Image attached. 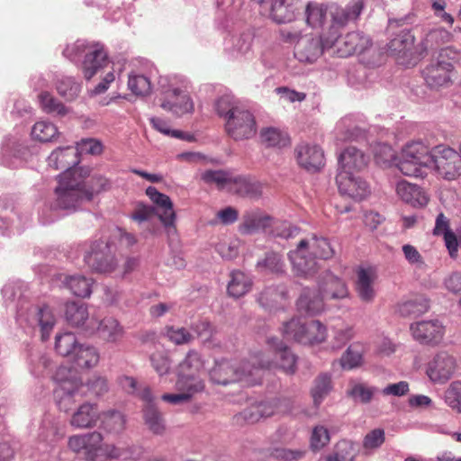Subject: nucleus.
Listing matches in <instances>:
<instances>
[{"label":"nucleus","mask_w":461,"mask_h":461,"mask_svg":"<svg viewBox=\"0 0 461 461\" xmlns=\"http://www.w3.org/2000/svg\"><path fill=\"white\" fill-rule=\"evenodd\" d=\"M100 420L103 429L109 433L119 434L125 429L126 417L118 411L111 410L103 412Z\"/></svg>","instance_id":"nucleus-40"},{"label":"nucleus","mask_w":461,"mask_h":461,"mask_svg":"<svg viewBox=\"0 0 461 461\" xmlns=\"http://www.w3.org/2000/svg\"><path fill=\"white\" fill-rule=\"evenodd\" d=\"M332 390L331 377L328 374L319 375L311 389L314 406L318 407Z\"/></svg>","instance_id":"nucleus-41"},{"label":"nucleus","mask_w":461,"mask_h":461,"mask_svg":"<svg viewBox=\"0 0 461 461\" xmlns=\"http://www.w3.org/2000/svg\"><path fill=\"white\" fill-rule=\"evenodd\" d=\"M362 347L359 344L350 345L340 359L343 368L352 369L357 367L362 363Z\"/></svg>","instance_id":"nucleus-55"},{"label":"nucleus","mask_w":461,"mask_h":461,"mask_svg":"<svg viewBox=\"0 0 461 461\" xmlns=\"http://www.w3.org/2000/svg\"><path fill=\"white\" fill-rule=\"evenodd\" d=\"M369 162V157L361 149L350 146L346 148L339 157V171L357 174L364 170Z\"/></svg>","instance_id":"nucleus-20"},{"label":"nucleus","mask_w":461,"mask_h":461,"mask_svg":"<svg viewBox=\"0 0 461 461\" xmlns=\"http://www.w3.org/2000/svg\"><path fill=\"white\" fill-rule=\"evenodd\" d=\"M142 414L144 424L149 431L155 435L164 433L166 429L165 419L155 404L144 405Z\"/></svg>","instance_id":"nucleus-32"},{"label":"nucleus","mask_w":461,"mask_h":461,"mask_svg":"<svg viewBox=\"0 0 461 461\" xmlns=\"http://www.w3.org/2000/svg\"><path fill=\"white\" fill-rule=\"evenodd\" d=\"M85 53L82 70L86 80H90L99 69L107 64V53L99 42L87 43L85 41H77L67 46L63 54L71 60Z\"/></svg>","instance_id":"nucleus-5"},{"label":"nucleus","mask_w":461,"mask_h":461,"mask_svg":"<svg viewBox=\"0 0 461 461\" xmlns=\"http://www.w3.org/2000/svg\"><path fill=\"white\" fill-rule=\"evenodd\" d=\"M65 318L74 327H83L85 329L86 325L90 324V321L86 323V321L89 319V313L86 305L83 303H67L65 306Z\"/></svg>","instance_id":"nucleus-31"},{"label":"nucleus","mask_w":461,"mask_h":461,"mask_svg":"<svg viewBox=\"0 0 461 461\" xmlns=\"http://www.w3.org/2000/svg\"><path fill=\"white\" fill-rule=\"evenodd\" d=\"M128 87L136 95H147L150 93L151 84L143 75H130Z\"/></svg>","instance_id":"nucleus-61"},{"label":"nucleus","mask_w":461,"mask_h":461,"mask_svg":"<svg viewBox=\"0 0 461 461\" xmlns=\"http://www.w3.org/2000/svg\"><path fill=\"white\" fill-rule=\"evenodd\" d=\"M78 344L76 336L71 332H65L56 336V351L60 356L68 357V360L71 358Z\"/></svg>","instance_id":"nucleus-45"},{"label":"nucleus","mask_w":461,"mask_h":461,"mask_svg":"<svg viewBox=\"0 0 461 461\" xmlns=\"http://www.w3.org/2000/svg\"><path fill=\"white\" fill-rule=\"evenodd\" d=\"M164 335L176 345L189 344L194 339V335L184 327L167 326L165 328Z\"/></svg>","instance_id":"nucleus-56"},{"label":"nucleus","mask_w":461,"mask_h":461,"mask_svg":"<svg viewBox=\"0 0 461 461\" xmlns=\"http://www.w3.org/2000/svg\"><path fill=\"white\" fill-rule=\"evenodd\" d=\"M307 335H300L299 339L303 344L321 343L326 338V328L319 321H312L306 325Z\"/></svg>","instance_id":"nucleus-48"},{"label":"nucleus","mask_w":461,"mask_h":461,"mask_svg":"<svg viewBox=\"0 0 461 461\" xmlns=\"http://www.w3.org/2000/svg\"><path fill=\"white\" fill-rule=\"evenodd\" d=\"M176 389L190 394V399L204 389V383L198 375H184L179 373L176 383Z\"/></svg>","instance_id":"nucleus-38"},{"label":"nucleus","mask_w":461,"mask_h":461,"mask_svg":"<svg viewBox=\"0 0 461 461\" xmlns=\"http://www.w3.org/2000/svg\"><path fill=\"white\" fill-rule=\"evenodd\" d=\"M227 133L234 140L249 139L256 134V122L253 114L245 109L236 111L225 123Z\"/></svg>","instance_id":"nucleus-12"},{"label":"nucleus","mask_w":461,"mask_h":461,"mask_svg":"<svg viewBox=\"0 0 461 461\" xmlns=\"http://www.w3.org/2000/svg\"><path fill=\"white\" fill-rule=\"evenodd\" d=\"M306 22L312 27L321 26L327 16V7L323 4L309 3L305 8Z\"/></svg>","instance_id":"nucleus-50"},{"label":"nucleus","mask_w":461,"mask_h":461,"mask_svg":"<svg viewBox=\"0 0 461 461\" xmlns=\"http://www.w3.org/2000/svg\"><path fill=\"white\" fill-rule=\"evenodd\" d=\"M434 169L443 179H457L461 176L460 152L445 145L434 147Z\"/></svg>","instance_id":"nucleus-8"},{"label":"nucleus","mask_w":461,"mask_h":461,"mask_svg":"<svg viewBox=\"0 0 461 461\" xmlns=\"http://www.w3.org/2000/svg\"><path fill=\"white\" fill-rule=\"evenodd\" d=\"M203 367V362L199 354L194 350H190L185 358L178 365L177 375H198L197 373Z\"/></svg>","instance_id":"nucleus-52"},{"label":"nucleus","mask_w":461,"mask_h":461,"mask_svg":"<svg viewBox=\"0 0 461 461\" xmlns=\"http://www.w3.org/2000/svg\"><path fill=\"white\" fill-rule=\"evenodd\" d=\"M299 0H270L265 7L274 22L284 23L294 20Z\"/></svg>","instance_id":"nucleus-24"},{"label":"nucleus","mask_w":461,"mask_h":461,"mask_svg":"<svg viewBox=\"0 0 461 461\" xmlns=\"http://www.w3.org/2000/svg\"><path fill=\"white\" fill-rule=\"evenodd\" d=\"M62 284L78 297H89L92 293V279L82 275L65 276Z\"/></svg>","instance_id":"nucleus-33"},{"label":"nucleus","mask_w":461,"mask_h":461,"mask_svg":"<svg viewBox=\"0 0 461 461\" xmlns=\"http://www.w3.org/2000/svg\"><path fill=\"white\" fill-rule=\"evenodd\" d=\"M294 153L298 165L309 172H317L324 166L323 150L316 144L300 143Z\"/></svg>","instance_id":"nucleus-16"},{"label":"nucleus","mask_w":461,"mask_h":461,"mask_svg":"<svg viewBox=\"0 0 461 461\" xmlns=\"http://www.w3.org/2000/svg\"><path fill=\"white\" fill-rule=\"evenodd\" d=\"M456 53L449 48L441 50L437 66L434 67V86H445L451 81Z\"/></svg>","instance_id":"nucleus-22"},{"label":"nucleus","mask_w":461,"mask_h":461,"mask_svg":"<svg viewBox=\"0 0 461 461\" xmlns=\"http://www.w3.org/2000/svg\"><path fill=\"white\" fill-rule=\"evenodd\" d=\"M326 46L335 48L339 57H348L353 54H360L370 45V39L359 32H349L340 37L339 32L327 35Z\"/></svg>","instance_id":"nucleus-9"},{"label":"nucleus","mask_w":461,"mask_h":461,"mask_svg":"<svg viewBox=\"0 0 461 461\" xmlns=\"http://www.w3.org/2000/svg\"><path fill=\"white\" fill-rule=\"evenodd\" d=\"M99 358L100 355L95 347L78 344L69 361L79 368H91L98 364Z\"/></svg>","instance_id":"nucleus-28"},{"label":"nucleus","mask_w":461,"mask_h":461,"mask_svg":"<svg viewBox=\"0 0 461 461\" xmlns=\"http://www.w3.org/2000/svg\"><path fill=\"white\" fill-rule=\"evenodd\" d=\"M364 8L362 0H355L349 3L345 8H338L332 14V25L327 35L334 34L339 27L356 22Z\"/></svg>","instance_id":"nucleus-23"},{"label":"nucleus","mask_w":461,"mask_h":461,"mask_svg":"<svg viewBox=\"0 0 461 461\" xmlns=\"http://www.w3.org/2000/svg\"><path fill=\"white\" fill-rule=\"evenodd\" d=\"M414 42V37L410 32L402 31L399 35L391 40L388 48L389 50L399 57H405L411 51Z\"/></svg>","instance_id":"nucleus-44"},{"label":"nucleus","mask_w":461,"mask_h":461,"mask_svg":"<svg viewBox=\"0 0 461 461\" xmlns=\"http://www.w3.org/2000/svg\"><path fill=\"white\" fill-rule=\"evenodd\" d=\"M58 133L57 127L46 121L37 122L32 129V138L42 142L52 141Z\"/></svg>","instance_id":"nucleus-49"},{"label":"nucleus","mask_w":461,"mask_h":461,"mask_svg":"<svg viewBox=\"0 0 461 461\" xmlns=\"http://www.w3.org/2000/svg\"><path fill=\"white\" fill-rule=\"evenodd\" d=\"M166 81L167 78L163 77L158 81L164 95V100L160 106L176 116L192 113L194 107L192 99L187 94L186 86H184L185 89H182L172 83L166 84Z\"/></svg>","instance_id":"nucleus-7"},{"label":"nucleus","mask_w":461,"mask_h":461,"mask_svg":"<svg viewBox=\"0 0 461 461\" xmlns=\"http://www.w3.org/2000/svg\"><path fill=\"white\" fill-rule=\"evenodd\" d=\"M434 235L442 237L449 257L456 259L458 257V249L461 247V237L452 230L449 219L443 213H439L437 216Z\"/></svg>","instance_id":"nucleus-19"},{"label":"nucleus","mask_w":461,"mask_h":461,"mask_svg":"<svg viewBox=\"0 0 461 461\" xmlns=\"http://www.w3.org/2000/svg\"><path fill=\"white\" fill-rule=\"evenodd\" d=\"M84 260L89 267L100 273L112 272L117 265L111 246L102 240L93 243Z\"/></svg>","instance_id":"nucleus-11"},{"label":"nucleus","mask_w":461,"mask_h":461,"mask_svg":"<svg viewBox=\"0 0 461 461\" xmlns=\"http://www.w3.org/2000/svg\"><path fill=\"white\" fill-rule=\"evenodd\" d=\"M323 298L321 296H313L310 290H304L297 301L298 309L310 315H314L323 310Z\"/></svg>","instance_id":"nucleus-42"},{"label":"nucleus","mask_w":461,"mask_h":461,"mask_svg":"<svg viewBox=\"0 0 461 461\" xmlns=\"http://www.w3.org/2000/svg\"><path fill=\"white\" fill-rule=\"evenodd\" d=\"M252 286V281L249 276L241 271H232L230 280L228 284V293L230 296L239 298L246 294Z\"/></svg>","instance_id":"nucleus-36"},{"label":"nucleus","mask_w":461,"mask_h":461,"mask_svg":"<svg viewBox=\"0 0 461 461\" xmlns=\"http://www.w3.org/2000/svg\"><path fill=\"white\" fill-rule=\"evenodd\" d=\"M396 194L404 203L413 207H423L429 201V197L420 186L405 180L397 183Z\"/></svg>","instance_id":"nucleus-25"},{"label":"nucleus","mask_w":461,"mask_h":461,"mask_svg":"<svg viewBox=\"0 0 461 461\" xmlns=\"http://www.w3.org/2000/svg\"><path fill=\"white\" fill-rule=\"evenodd\" d=\"M412 337L420 344H429L432 336V322L429 321H418L411 326Z\"/></svg>","instance_id":"nucleus-60"},{"label":"nucleus","mask_w":461,"mask_h":461,"mask_svg":"<svg viewBox=\"0 0 461 461\" xmlns=\"http://www.w3.org/2000/svg\"><path fill=\"white\" fill-rule=\"evenodd\" d=\"M103 435L98 431L74 435L68 438V447L75 453H82L86 459L94 460L102 450Z\"/></svg>","instance_id":"nucleus-15"},{"label":"nucleus","mask_w":461,"mask_h":461,"mask_svg":"<svg viewBox=\"0 0 461 461\" xmlns=\"http://www.w3.org/2000/svg\"><path fill=\"white\" fill-rule=\"evenodd\" d=\"M432 149L421 141L407 143L395 163L401 173L407 176L423 178L430 171Z\"/></svg>","instance_id":"nucleus-4"},{"label":"nucleus","mask_w":461,"mask_h":461,"mask_svg":"<svg viewBox=\"0 0 461 461\" xmlns=\"http://www.w3.org/2000/svg\"><path fill=\"white\" fill-rule=\"evenodd\" d=\"M146 194L156 205L155 212L165 227L174 226L176 221V212L173 208V203L168 195L158 192L154 186H149L146 189Z\"/></svg>","instance_id":"nucleus-17"},{"label":"nucleus","mask_w":461,"mask_h":461,"mask_svg":"<svg viewBox=\"0 0 461 461\" xmlns=\"http://www.w3.org/2000/svg\"><path fill=\"white\" fill-rule=\"evenodd\" d=\"M374 157L375 162L382 167H388L393 161L395 164L398 160L392 147L384 143H378L374 147Z\"/></svg>","instance_id":"nucleus-58"},{"label":"nucleus","mask_w":461,"mask_h":461,"mask_svg":"<svg viewBox=\"0 0 461 461\" xmlns=\"http://www.w3.org/2000/svg\"><path fill=\"white\" fill-rule=\"evenodd\" d=\"M79 163L78 150L76 147L67 146L55 149L48 158V165L54 169H64L60 176L68 171L82 170L75 167Z\"/></svg>","instance_id":"nucleus-18"},{"label":"nucleus","mask_w":461,"mask_h":461,"mask_svg":"<svg viewBox=\"0 0 461 461\" xmlns=\"http://www.w3.org/2000/svg\"><path fill=\"white\" fill-rule=\"evenodd\" d=\"M307 323L301 319H292L284 325L283 333L287 339H294L301 343L299 336L307 335L306 327Z\"/></svg>","instance_id":"nucleus-62"},{"label":"nucleus","mask_w":461,"mask_h":461,"mask_svg":"<svg viewBox=\"0 0 461 461\" xmlns=\"http://www.w3.org/2000/svg\"><path fill=\"white\" fill-rule=\"evenodd\" d=\"M149 360L152 367L159 376L169 373L171 368V360L164 352H156L150 355Z\"/></svg>","instance_id":"nucleus-64"},{"label":"nucleus","mask_w":461,"mask_h":461,"mask_svg":"<svg viewBox=\"0 0 461 461\" xmlns=\"http://www.w3.org/2000/svg\"><path fill=\"white\" fill-rule=\"evenodd\" d=\"M101 419L98 406L95 403L84 402L73 412L69 424L79 429H92Z\"/></svg>","instance_id":"nucleus-21"},{"label":"nucleus","mask_w":461,"mask_h":461,"mask_svg":"<svg viewBox=\"0 0 461 461\" xmlns=\"http://www.w3.org/2000/svg\"><path fill=\"white\" fill-rule=\"evenodd\" d=\"M58 94L66 101L76 100L81 92V84L72 77L63 76L55 83Z\"/></svg>","instance_id":"nucleus-37"},{"label":"nucleus","mask_w":461,"mask_h":461,"mask_svg":"<svg viewBox=\"0 0 461 461\" xmlns=\"http://www.w3.org/2000/svg\"><path fill=\"white\" fill-rule=\"evenodd\" d=\"M456 369V358L447 352H439L434 357V383L448 381Z\"/></svg>","instance_id":"nucleus-26"},{"label":"nucleus","mask_w":461,"mask_h":461,"mask_svg":"<svg viewBox=\"0 0 461 461\" xmlns=\"http://www.w3.org/2000/svg\"><path fill=\"white\" fill-rule=\"evenodd\" d=\"M276 408L272 402H260L255 406L247 409L244 411V417L249 422H257L260 418L269 417L276 413Z\"/></svg>","instance_id":"nucleus-51"},{"label":"nucleus","mask_w":461,"mask_h":461,"mask_svg":"<svg viewBox=\"0 0 461 461\" xmlns=\"http://www.w3.org/2000/svg\"><path fill=\"white\" fill-rule=\"evenodd\" d=\"M111 182L103 176H94L85 182L82 170L64 173L55 188L56 205L62 209L75 208L84 201H91L95 194L111 188Z\"/></svg>","instance_id":"nucleus-1"},{"label":"nucleus","mask_w":461,"mask_h":461,"mask_svg":"<svg viewBox=\"0 0 461 461\" xmlns=\"http://www.w3.org/2000/svg\"><path fill=\"white\" fill-rule=\"evenodd\" d=\"M85 331L95 333L101 340L115 345L119 344L125 336L124 327L117 319L111 316L100 321L90 319V324L86 326Z\"/></svg>","instance_id":"nucleus-10"},{"label":"nucleus","mask_w":461,"mask_h":461,"mask_svg":"<svg viewBox=\"0 0 461 461\" xmlns=\"http://www.w3.org/2000/svg\"><path fill=\"white\" fill-rule=\"evenodd\" d=\"M261 140L269 147H284L289 142L285 134L276 128H267L261 131Z\"/></svg>","instance_id":"nucleus-59"},{"label":"nucleus","mask_w":461,"mask_h":461,"mask_svg":"<svg viewBox=\"0 0 461 461\" xmlns=\"http://www.w3.org/2000/svg\"><path fill=\"white\" fill-rule=\"evenodd\" d=\"M216 111L218 114L227 121L228 118L236 113V111H240L242 107L239 106L237 102L230 96H222L216 102L215 104Z\"/></svg>","instance_id":"nucleus-63"},{"label":"nucleus","mask_w":461,"mask_h":461,"mask_svg":"<svg viewBox=\"0 0 461 461\" xmlns=\"http://www.w3.org/2000/svg\"><path fill=\"white\" fill-rule=\"evenodd\" d=\"M336 182L342 195H347L356 201H361L370 194L368 184L356 174L339 171Z\"/></svg>","instance_id":"nucleus-14"},{"label":"nucleus","mask_w":461,"mask_h":461,"mask_svg":"<svg viewBox=\"0 0 461 461\" xmlns=\"http://www.w3.org/2000/svg\"><path fill=\"white\" fill-rule=\"evenodd\" d=\"M330 242L323 237L302 239L296 249L288 253L293 271L298 277H312L319 270L317 258L329 259L334 256Z\"/></svg>","instance_id":"nucleus-2"},{"label":"nucleus","mask_w":461,"mask_h":461,"mask_svg":"<svg viewBox=\"0 0 461 461\" xmlns=\"http://www.w3.org/2000/svg\"><path fill=\"white\" fill-rule=\"evenodd\" d=\"M261 354L250 361L221 360L216 362L210 371V379L213 384L227 385L232 383H244L252 386L261 382V371L270 366L268 361H263Z\"/></svg>","instance_id":"nucleus-3"},{"label":"nucleus","mask_w":461,"mask_h":461,"mask_svg":"<svg viewBox=\"0 0 461 461\" xmlns=\"http://www.w3.org/2000/svg\"><path fill=\"white\" fill-rule=\"evenodd\" d=\"M37 321L41 331L43 341L50 338V334L55 325V317L48 307H43L37 312Z\"/></svg>","instance_id":"nucleus-57"},{"label":"nucleus","mask_w":461,"mask_h":461,"mask_svg":"<svg viewBox=\"0 0 461 461\" xmlns=\"http://www.w3.org/2000/svg\"><path fill=\"white\" fill-rule=\"evenodd\" d=\"M321 294L325 299H340L348 295V289L343 281L333 274L327 272L319 283Z\"/></svg>","instance_id":"nucleus-27"},{"label":"nucleus","mask_w":461,"mask_h":461,"mask_svg":"<svg viewBox=\"0 0 461 461\" xmlns=\"http://www.w3.org/2000/svg\"><path fill=\"white\" fill-rule=\"evenodd\" d=\"M376 278L375 271L372 267L359 268L357 271V291L359 297L366 302H371L375 292L374 283Z\"/></svg>","instance_id":"nucleus-30"},{"label":"nucleus","mask_w":461,"mask_h":461,"mask_svg":"<svg viewBox=\"0 0 461 461\" xmlns=\"http://www.w3.org/2000/svg\"><path fill=\"white\" fill-rule=\"evenodd\" d=\"M271 218L256 213H247L243 217L240 231L243 234H253L266 230L270 225Z\"/></svg>","instance_id":"nucleus-43"},{"label":"nucleus","mask_w":461,"mask_h":461,"mask_svg":"<svg viewBox=\"0 0 461 461\" xmlns=\"http://www.w3.org/2000/svg\"><path fill=\"white\" fill-rule=\"evenodd\" d=\"M230 191L240 196L256 198L262 193V185L258 181H252L246 177H233Z\"/></svg>","instance_id":"nucleus-34"},{"label":"nucleus","mask_w":461,"mask_h":461,"mask_svg":"<svg viewBox=\"0 0 461 461\" xmlns=\"http://www.w3.org/2000/svg\"><path fill=\"white\" fill-rule=\"evenodd\" d=\"M64 370L57 374L58 384L54 389V397L59 409L68 412L85 396V385L74 375L63 376Z\"/></svg>","instance_id":"nucleus-6"},{"label":"nucleus","mask_w":461,"mask_h":461,"mask_svg":"<svg viewBox=\"0 0 461 461\" xmlns=\"http://www.w3.org/2000/svg\"><path fill=\"white\" fill-rule=\"evenodd\" d=\"M446 404L453 411L461 413V380L452 382L444 393Z\"/></svg>","instance_id":"nucleus-54"},{"label":"nucleus","mask_w":461,"mask_h":461,"mask_svg":"<svg viewBox=\"0 0 461 461\" xmlns=\"http://www.w3.org/2000/svg\"><path fill=\"white\" fill-rule=\"evenodd\" d=\"M257 267L261 270H267L276 274L285 272V263L282 259V256L276 252L267 253L265 258L257 263Z\"/></svg>","instance_id":"nucleus-53"},{"label":"nucleus","mask_w":461,"mask_h":461,"mask_svg":"<svg viewBox=\"0 0 461 461\" xmlns=\"http://www.w3.org/2000/svg\"><path fill=\"white\" fill-rule=\"evenodd\" d=\"M327 35L322 39L312 33L304 34L298 40L294 55L300 62L313 63L323 53L324 50L331 47L326 46Z\"/></svg>","instance_id":"nucleus-13"},{"label":"nucleus","mask_w":461,"mask_h":461,"mask_svg":"<svg viewBox=\"0 0 461 461\" xmlns=\"http://www.w3.org/2000/svg\"><path fill=\"white\" fill-rule=\"evenodd\" d=\"M149 121H150L152 127L156 131H159L160 133H162L166 136L184 140H186L189 142H192L194 140V135L187 133V132H184L182 131H178V130H171L168 122H167L159 117H151L149 119Z\"/></svg>","instance_id":"nucleus-46"},{"label":"nucleus","mask_w":461,"mask_h":461,"mask_svg":"<svg viewBox=\"0 0 461 461\" xmlns=\"http://www.w3.org/2000/svg\"><path fill=\"white\" fill-rule=\"evenodd\" d=\"M201 178L207 185H215L219 189L227 188L230 191L233 177L223 170H206Z\"/></svg>","instance_id":"nucleus-47"},{"label":"nucleus","mask_w":461,"mask_h":461,"mask_svg":"<svg viewBox=\"0 0 461 461\" xmlns=\"http://www.w3.org/2000/svg\"><path fill=\"white\" fill-rule=\"evenodd\" d=\"M267 344L276 349V357L279 359L278 366L287 374L296 371L295 355L276 338H268Z\"/></svg>","instance_id":"nucleus-29"},{"label":"nucleus","mask_w":461,"mask_h":461,"mask_svg":"<svg viewBox=\"0 0 461 461\" xmlns=\"http://www.w3.org/2000/svg\"><path fill=\"white\" fill-rule=\"evenodd\" d=\"M38 99L41 109L47 113L64 117L71 112L69 107L66 106L50 92L43 91L40 93Z\"/></svg>","instance_id":"nucleus-35"},{"label":"nucleus","mask_w":461,"mask_h":461,"mask_svg":"<svg viewBox=\"0 0 461 461\" xmlns=\"http://www.w3.org/2000/svg\"><path fill=\"white\" fill-rule=\"evenodd\" d=\"M286 294L287 292L283 286L267 287L260 293L258 301L262 307L272 309L281 305L286 299Z\"/></svg>","instance_id":"nucleus-39"}]
</instances>
